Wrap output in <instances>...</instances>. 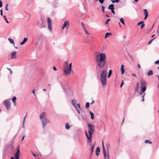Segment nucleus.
Listing matches in <instances>:
<instances>
[{
    "instance_id": "nucleus-1",
    "label": "nucleus",
    "mask_w": 159,
    "mask_h": 159,
    "mask_svg": "<svg viewBox=\"0 0 159 159\" xmlns=\"http://www.w3.org/2000/svg\"><path fill=\"white\" fill-rule=\"evenodd\" d=\"M106 56L104 53L98 52L95 56V60L97 63L96 71L98 76L99 74L100 68H102L106 64Z\"/></svg>"
},
{
    "instance_id": "nucleus-2",
    "label": "nucleus",
    "mask_w": 159,
    "mask_h": 159,
    "mask_svg": "<svg viewBox=\"0 0 159 159\" xmlns=\"http://www.w3.org/2000/svg\"><path fill=\"white\" fill-rule=\"evenodd\" d=\"M101 69L100 68V77L99 79L102 86L103 87L105 86L107 84V69L105 68L102 70H101Z\"/></svg>"
},
{
    "instance_id": "nucleus-3",
    "label": "nucleus",
    "mask_w": 159,
    "mask_h": 159,
    "mask_svg": "<svg viewBox=\"0 0 159 159\" xmlns=\"http://www.w3.org/2000/svg\"><path fill=\"white\" fill-rule=\"evenodd\" d=\"M88 126L89 129L88 133L89 135L86 131H85V134L87 139V143H89L92 142V136L95 131V127L93 125L90 123L88 124Z\"/></svg>"
},
{
    "instance_id": "nucleus-4",
    "label": "nucleus",
    "mask_w": 159,
    "mask_h": 159,
    "mask_svg": "<svg viewBox=\"0 0 159 159\" xmlns=\"http://www.w3.org/2000/svg\"><path fill=\"white\" fill-rule=\"evenodd\" d=\"M47 115L46 112H43L39 115V118L42 123L43 127L44 128L47 124L50 122V120L47 119Z\"/></svg>"
},
{
    "instance_id": "nucleus-5",
    "label": "nucleus",
    "mask_w": 159,
    "mask_h": 159,
    "mask_svg": "<svg viewBox=\"0 0 159 159\" xmlns=\"http://www.w3.org/2000/svg\"><path fill=\"white\" fill-rule=\"evenodd\" d=\"M72 63H70L69 66H64L63 71L64 73L66 75H68L70 73V72L72 71L73 72V70H71Z\"/></svg>"
},
{
    "instance_id": "nucleus-6",
    "label": "nucleus",
    "mask_w": 159,
    "mask_h": 159,
    "mask_svg": "<svg viewBox=\"0 0 159 159\" xmlns=\"http://www.w3.org/2000/svg\"><path fill=\"white\" fill-rule=\"evenodd\" d=\"M140 82V89L142 90L143 92H144L146 89L147 83L143 79L141 80Z\"/></svg>"
},
{
    "instance_id": "nucleus-7",
    "label": "nucleus",
    "mask_w": 159,
    "mask_h": 159,
    "mask_svg": "<svg viewBox=\"0 0 159 159\" xmlns=\"http://www.w3.org/2000/svg\"><path fill=\"white\" fill-rule=\"evenodd\" d=\"M20 152V150L19 148L17 149L16 152L14 154V157H11V159H19V154Z\"/></svg>"
},
{
    "instance_id": "nucleus-8",
    "label": "nucleus",
    "mask_w": 159,
    "mask_h": 159,
    "mask_svg": "<svg viewBox=\"0 0 159 159\" xmlns=\"http://www.w3.org/2000/svg\"><path fill=\"white\" fill-rule=\"evenodd\" d=\"M69 23L68 21H66L64 23L62 26V29L63 30L65 28H66V29L69 28Z\"/></svg>"
},
{
    "instance_id": "nucleus-9",
    "label": "nucleus",
    "mask_w": 159,
    "mask_h": 159,
    "mask_svg": "<svg viewBox=\"0 0 159 159\" xmlns=\"http://www.w3.org/2000/svg\"><path fill=\"white\" fill-rule=\"evenodd\" d=\"M47 21L48 24V28L49 30H51L52 29V20L49 18H48L47 19Z\"/></svg>"
},
{
    "instance_id": "nucleus-10",
    "label": "nucleus",
    "mask_w": 159,
    "mask_h": 159,
    "mask_svg": "<svg viewBox=\"0 0 159 159\" xmlns=\"http://www.w3.org/2000/svg\"><path fill=\"white\" fill-rule=\"evenodd\" d=\"M4 104L7 109H9L10 108L11 103L9 102L6 100L4 101Z\"/></svg>"
},
{
    "instance_id": "nucleus-11",
    "label": "nucleus",
    "mask_w": 159,
    "mask_h": 159,
    "mask_svg": "<svg viewBox=\"0 0 159 159\" xmlns=\"http://www.w3.org/2000/svg\"><path fill=\"white\" fill-rule=\"evenodd\" d=\"M16 51H13L11 53V59H15L16 58Z\"/></svg>"
},
{
    "instance_id": "nucleus-12",
    "label": "nucleus",
    "mask_w": 159,
    "mask_h": 159,
    "mask_svg": "<svg viewBox=\"0 0 159 159\" xmlns=\"http://www.w3.org/2000/svg\"><path fill=\"white\" fill-rule=\"evenodd\" d=\"M38 25L39 27L41 28L45 27V25L43 24V22L42 20H41L39 22Z\"/></svg>"
},
{
    "instance_id": "nucleus-13",
    "label": "nucleus",
    "mask_w": 159,
    "mask_h": 159,
    "mask_svg": "<svg viewBox=\"0 0 159 159\" xmlns=\"http://www.w3.org/2000/svg\"><path fill=\"white\" fill-rule=\"evenodd\" d=\"M144 14L145 15L144 20H146L148 16V13L147 10L146 9H143Z\"/></svg>"
},
{
    "instance_id": "nucleus-14",
    "label": "nucleus",
    "mask_w": 159,
    "mask_h": 159,
    "mask_svg": "<svg viewBox=\"0 0 159 159\" xmlns=\"http://www.w3.org/2000/svg\"><path fill=\"white\" fill-rule=\"evenodd\" d=\"M72 104L76 109H77V107L76 105V101L75 99H72L71 101Z\"/></svg>"
},
{
    "instance_id": "nucleus-15",
    "label": "nucleus",
    "mask_w": 159,
    "mask_h": 159,
    "mask_svg": "<svg viewBox=\"0 0 159 159\" xmlns=\"http://www.w3.org/2000/svg\"><path fill=\"white\" fill-rule=\"evenodd\" d=\"M27 115V113H26V115H25V116L24 117V119H23V121L22 127L23 128H25V119H26V117Z\"/></svg>"
},
{
    "instance_id": "nucleus-16",
    "label": "nucleus",
    "mask_w": 159,
    "mask_h": 159,
    "mask_svg": "<svg viewBox=\"0 0 159 159\" xmlns=\"http://www.w3.org/2000/svg\"><path fill=\"white\" fill-rule=\"evenodd\" d=\"M103 155L104 158V159H109V156L108 152L106 153L105 152V154H103Z\"/></svg>"
},
{
    "instance_id": "nucleus-17",
    "label": "nucleus",
    "mask_w": 159,
    "mask_h": 159,
    "mask_svg": "<svg viewBox=\"0 0 159 159\" xmlns=\"http://www.w3.org/2000/svg\"><path fill=\"white\" fill-rule=\"evenodd\" d=\"M100 151V148L98 147L97 148L96 150V154L97 156H98L99 154V152Z\"/></svg>"
},
{
    "instance_id": "nucleus-18",
    "label": "nucleus",
    "mask_w": 159,
    "mask_h": 159,
    "mask_svg": "<svg viewBox=\"0 0 159 159\" xmlns=\"http://www.w3.org/2000/svg\"><path fill=\"white\" fill-rule=\"evenodd\" d=\"M108 8L111 10L113 9H114V5L113 4H111L109 6Z\"/></svg>"
},
{
    "instance_id": "nucleus-19",
    "label": "nucleus",
    "mask_w": 159,
    "mask_h": 159,
    "mask_svg": "<svg viewBox=\"0 0 159 159\" xmlns=\"http://www.w3.org/2000/svg\"><path fill=\"white\" fill-rule=\"evenodd\" d=\"M27 40L28 39L27 38H25L23 41L20 43V45H22L24 44V43H25Z\"/></svg>"
},
{
    "instance_id": "nucleus-20",
    "label": "nucleus",
    "mask_w": 159,
    "mask_h": 159,
    "mask_svg": "<svg viewBox=\"0 0 159 159\" xmlns=\"http://www.w3.org/2000/svg\"><path fill=\"white\" fill-rule=\"evenodd\" d=\"M121 74L123 75L125 72V70L124 69V66L123 65H122L121 67Z\"/></svg>"
},
{
    "instance_id": "nucleus-21",
    "label": "nucleus",
    "mask_w": 159,
    "mask_h": 159,
    "mask_svg": "<svg viewBox=\"0 0 159 159\" xmlns=\"http://www.w3.org/2000/svg\"><path fill=\"white\" fill-rule=\"evenodd\" d=\"M153 74V72L152 70H150L148 71L147 73V75L149 76L152 75Z\"/></svg>"
},
{
    "instance_id": "nucleus-22",
    "label": "nucleus",
    "mask_w": 159,
    "mask_h": 159,
    "mask_svg": "<svg viewBox=\"0 0 159 159\" xmlns=\"http://www.w3.org/2000/svg\"><path fill=\"white\" fill-rule=\"evenodd\" d=\"M136 87L135 89V91L136 92H138L139 90V85L138 83H137L136 84Z\"/></svg>"
},
{
    "instance_id": "nucleus-23",
    "label": "nucleus",
    "mask_w": 159,
    "mask_h": 159,
    "mask_svg": "<svg viewBox=\"0 0 159 159\" xmlns=\"http://www.w3.org/2000/svg\"><path fill=\"white\" fill-rule=\"evenodd\" d=\"M111 35V34L110 33H109V32L107 33L106 34L105 36V39H106L108 36H109Z\"/></svg>"
},
{
    "instance_id": "nucleus-24",
    "label": "nucleus",
    "mask_w": 159,
    "mask_h": 159,
    "mask_svg": "<svg viewBox=\"0 0 159 159\" xmlns=\"http://www.w3.org/2000/svg\"><path fill=\"white\" fill-rule=\"evenodd\" d=\"M95 146V144H93L92 145L91 148V152H90V154H92L93 151V149L94 148Z\"/></svg>"
},
{
    "instance_id": "nucleus-25",
    "label": "nucleus",
    "mask_w": 159,
    "mask_h": 159,
    "mask_svg": "<svg viewBox=\"0 0 159 159\" xmlns=\"http://www.w3.org/2000/svg\"><path fill=\"white\" fill-rule=\"evenodd\" d=\"M112 74V70H110L109 71L108 75L107 76V77L108 78H109L111 75Z\"/></svg>"
},
{
    "instance_id": "nucleus-26",
    "label": "nucleus",
    "mask_w": 159,
    "mask_h": 159,
    "mask_svg": "<svg viewBox=\"0 0 159 159\" xmlns=\"http://www.w3.org/2000/svg\"><path fill=\"white\" fill-rule=\"evenodd\" d=\"M8 40L9 41L10 43H12L13 44H14V40L12 39H10V38H9L8 39Z\"/></svg>"
},
{
    "instance_id": "nucleus-27",
    "label": "nucleus",
    "mask_w": 159,
    "mask_h": 159,
    "mask_svg": "<svg viewBox=\"0 0 159 159\" xmlns=\"http://www.w3.org/2000/svg\"><path fill=\"white\" fill-rule=\"evenodd\" d=\"M90 114L91 115V119L92 120L93 119L94 117V114L91 111L90 112Z\"/></svg>"
},
{
    "instance_id": "nucleus-28",
    "label": "nucleus",
    "mask_w": 159,
    "mask_h": 159,
    "mask_svg": "<svg viewBox=\"0 0 159 159\" xmlns=\"http://www.w3.org/2000/svg\"><path fill=\"white\" fill-rule=\"evenodd\" d=\"M84 32H85V33L89 35H90V33L89 32L87 31V30L85 29V27H84Z\"/></svg>"
},
{
    "instance_id": "nucleus-29",
    "label": "nucleus",
    "mask_w": 159,
    "mask_h": 159,
    "mask_svg": "<svg viewBox=\"0 0 159 159\" xmlns=\"http://www.w3.org/2000/svg\"><path fill=\"white\" fill-rule=\"evenodd\" d=\"M102 147L103 154H105V152H106V150H105L104 146L103 145V142H102Z\"/></svg>"
},
{
    "instance_id": "nucleus-30",
    "label": "nucleus",
    "mask_w": 159,
    "mask_h": 159,
    "mask_svg": "<svg viewBox=\"0 0 159 159\" xmlns=\"http://www.w3.org/2000/svg\"><path fill=\"white\" fill-rule=\"evenodd\" d=\"M120 21L121 23H122L124 25H125L124 20L123 18H120Z\"/></svg>"
},
{
    "instance_id": "nucleus-31",
    "label": "nucleus",
    "mask_w": 159,
    "mask_h": 159,
    "mask_svg": "<svg viewBox=\"0 0 159 159\" xmlns=\"http://www.w3.org/2000/svg\"><path fill=\"white\" fill-rule=\"evenodd\" d=\"M65 127L67 129H69L70 128V126L68 123L66 124Z\"/></svg>"
},
{
    "instance_id": "nucleus-32",
    "label": "nucleus",
    "mask_w": 159,
    "mask_h": 159,
    "mask_svg": "<svg viewBox=\"0 0 159 159\" xmlns=\"http://www.w3.org/2000/svg\"><path fill=\"white\" fill-rule=\"evenodd\" d=\"M145 143H148L151 144L152 143V142L149 140H146L145 141Z\"/></svg>"
},
{
    "instance_id": "nucleus-33",
    "label": "nucleus",
    "mask_w": 159,
    "mask_h": 159,
    "mask_svg": "<svg viewBox=\"0 0 159 159\" xmlns=\"http://www.w3.org/2000/svg\"><path fill=\"white\" fill-rule=\"evenodd\" d=\"M112 3H114L115 2H119V0H111Z\"/></svg>"
},
{
    "instance_id": "nucleus-34",
    "label": "nucleus",
    "mask_w": 159,
    "mask_h": 159,
    "mask_svg": "<svg viewBox=\"0 0 159 159\" xmlns=\"http://www.w3.org/2000/svg\"><path fill=\"white\" fill-rule=\"evenodd\" d=\"M89 107V102L86 103L85 107L86 108H88Z\"/></svg>"
},
{
    "instance_id": "nucleus-35",
    "label": "nucleus",
    "mask_w": 159,
    "mask_h": 159,
    "mask_svg": "<svg viewBox=\"0 0 159 159\" xmlns=\"http://www.w3.org/2000/svg\"><path fill=\"white\" fill-rule=\"evenodd\" d=\"M16 97H13L12 98V100L13 102H16Z\"/></svg>"
},
{
    "instance_id": "nucleus-36",
    "label": "nucleus",
    "mask_w": 159,
    "mask_h": 159,
    "mask_svg": "<svg viewBox=\"0 0 159 159\" xmlns=\"http://www.w3.org/2000/svg\"><path fill=\"white\" fill-rule=\"evenodd\" d=\"M144 23V21H140L139 22H138L137 24V25H140V24H143Z\"/></svg>"
},
{
    "instance_id": "nucleus-37",
    "label": "nucleus",
    "mask_w": 159,
    "mask_h": 159,
    "mask_svg": "<svg viewBox=\"0 0 159 159\" xmlns=\"http://www.w3.org/2000/svg\"><path fill=\"white\" fill-rule=\"evenodd\" d=\"M4 19H5V20H6V22L7 23H8V24L9 23V22L7 21V17H6V16H4Z\"/></svg>"
},
{
    "instance_id": "nucleus-38",
    "label": "nucleus",
    "mask_w": 159,
    "mask_h": 159,
    "mask_svg": "<svg viewBox=\"0 0 159 159\" xmlns=\"http://www.w3.org/2000/svg\"><path fill=\"white\" fill-rule=\"evenodd\" d=\"M111 20V19H108L107 20H106V22L105 23V25H107L108 24V22L109 21H110Z\"/></svg>"
},
{
    "instance_id": "nucleus-39",
    "label": "nucleus",
    "mask_w": 159,
    "mask_h": 159,
    "mask_svg": "<svg viewBox=\"0 0 159 159\" xmlns=\"http://www.w3.org/2000/svg\"><path fill=\"white\" fill-rule=\"evenodd\" d=\"M8 4H7L5 6V10L6 11L8 10V8H7V7L8 6Z\"/></svg>"
},
{
    "instance_id": "nucleus-40",
    "label": "nucleus",
    "mask_w": 159,
    "mask_h": 159,
    "mask_svg": "<svg viewBox=\"0 0 159 159\" xmlns=\"http://www.w3.org/2000/svg\"><path fill=\"white\" fill-rule=\"evenodd\" d=\"M154 39H155V38H153V39H151V40H150L149 42L148 43V45L152 43V41Z\"/></svg>"
},
{
    "instance_id": "nucleus-41",
    "label": "nucleus",
    "mask_w": 159,
    "mask_h": 159,
    "mask_svg": "<svg viewBox=\"0 0 159 159\" xmlns=\"http://www.w3.org/2000/svg\"><path fill=\"white\" fill-rule=\"evenodd\" d=\"M68 66L67 61H66L64 64V66Z\"/></svg>"
},
{
    "instance_id": "nucleus-42",
    "label": "nucleus",
    "mask_w": 159,
    "mask_h": 159,
    "mask_svg": "<svg viewBox=\"0 0 159 159\" xmlns=\"http://www.w3.org/2000/svg\"><path fill=\"white\" fill-rule=\"evenodd\" d=\"M35 92V89H34L33 90L32 93H33L34 94V95L35 96H36Z\"/></svg>"
},
{
    "instance_id": "nucleus-43",
    "label": "nucleus",
    "mask_w": 159,
    "mask_h": 159,
    "mask_svg": "<svg viewBox=\"0 0 159 159\" xmlns=\"http://www.w3.org/2000/svg\"><path fill=\"white\" fill-rule=\"evenodd\" d=\"M155 64L159 65V60L156 61L155 62Z\"/></svg>"
},
{
    "instance_id": "nucleus-44",
    "label": "nucleus",
    "mask_w": 159,
    "mask_h": 159,
    "mask_svg": "<svg viewBox=\"0 0 159 159\" xmlns=\"http://www.w3.org/2000/svg\"><path fill=\"white\" fill-rule=\"evenodd\" d=\"M145 25L144 24H142L141 26V29H143V28L144 27Z\"/></svg>"
},
{
    "instance_id": "nucleus-45",
    "label": "nucleus",
    "mask_w": 159,
    "mask_h": 159,
    "mask_svg": "<svg viewBox=\"0 0 159 159\" xmlns=\"http://www.w3.org/2000/svg\"><path fill=\"white\" fill-rule=\"evenodd\" d=\"M2 3L1 1L0 0V7H2Z\"/></svg>"
},
{
    "instance_id": "nucleus-46",
    "label": "nucleus",
    "mask_w": 159,
    "mask_h": 159,
    "mask_svg": "<svg viewBox=\"0 0 159 159\" xmlns=\"http://www.w3.org/2000/svg\"><path fill=\"white\" fill-rule=\"evenodd\" d=\"M102 11L103 12H104V9H105L104 7L103 6H102Z\"/></svg>"
},
{
    "instance_id": "nucleus-47",
    "label": "nucleus",
    "mask_w": 159,
    "mask_h": 159,
    "mask_svg": "<svg viewBox=\"0 0 159 159\" xmlns=\"http://www.w3.org/2000/svg\"><path fill=\"white\" fill-rule=\"evenodd\" d=\"M140 90H141V91L139 92V94H140V95H142L143 93L144 92H143V91L141 89H140Z\"/></svg>"
},
{
    "instance_id": "nucleus-48",
    "label": "nucleus",
    "mask_w": 159,
    "mask_h": 159,
    "mask_svg": "<svg viewBox=\"0 0 159 159\" xmlns=\"http://www.w3.org/2000/svg\"><path fill=\"white\" fill-rule=\"evenodd\" d=\"M111 12L113 14H115V11H114V9H113V10H111Z\"/></svg>"
},
{
    "instance_id": "nucleus-49",
    "label": "nucleus",
    "mask_w": 159,
    "mask_h": 159,
    "mask_svg": "<svg viewBox=\"0 0 159 159\" xmlns=\"http://www.w3.org/2000/svg\"><path fill=\"white\" fill-rule=\"evenodd\" d=\"M99 2L101 3H102L104 2V0H99Z\"/></svg>"
},
{
    "instance_id": "nucleus-50",
    "label": "nucleus",
    "mask_w": 159,
    "mask_h": 159,
    "mask_svg": "<svg viewBox=\"0 0 159 159\" xmlns=\"http://www.w3.org/2000/svg\"><path fill=\"white\" fill-rule=\"evenodd\" d=\"M7 69L10 71V73L11 74H12V71H11V70L9 68H7Z\"/></svg>"
},
{
    "instance_id": "nucleus-51",
    "label": "nucleus",
    "mask_w": 159,
    "mask_h": 159,
    "mask_svg": "<svg viewBox=\"0 0 159 159\" xmlns=\"http://www.w3.org/2000/svg\"><path fill=\"white\" fill-rule=\"evenodd\" d=\"M2 9H1L0 10V15L2 16Z\"/></svg>"
},
{
    "instance_id": "nucleus-52",
    "label": "nucleus",
    "mask_w": 159,
    "mask_h": 159,
    "mask_svg": "<svg viewBox=\"0 0 159 159\" xmlns=\"http://www.w3.org/2000/svg\"><path fill=\"white\" fill-rule=\"evenodd\" d=\"M124 84V83L122 81L120 85V87H121V88L122 87V86Z\"/></svg>"
},
{
    "instance_id": "nucleus-53",
    "label": "nucleus",
    "mask_w": 159,
    "mask_h": 159,
    "mask_svg": "<svg viewBox=\"0 0 159 159\" xmlns=\"http://www.w3.org/2000/svg\"><path fill=\"white\" fill-rule=\"evenodd\" d=\"M53 70L54 71H56L57 70V68L56 67L53 66Z\"/></svg>"
},
{
    "instance_id": "nucleus-54",
    "label": "nucleus",
    "mask_w": 159,
    "mask_h": 159,
    "mask_svg": "<svg viewBox=\"0 0 159 159\" xmlns=\"http://www.w3.org/2000/svg\"><path fill=\"white\" fill-rule=\"evenodd\" d=\"M131 75H132V76H134V77H137L136 75V74H132Z\"/></svg>"
},
{
    "instance_id": "nucleus-55",
    "label": "nucleus",
    "mask_w": 159,
    "mask_h": 159,
    "mask_svg": "<svg viewBox=\"0 0 159 159\" xmlns=\"http://www.w3.org/2000/svg\"><path fill=\"white\" fill-rule=\"evenodd\" d=\"M81 25L83 27V28H84V27H85L84 24L83 22H81Z\"/></svg>"
},
{
    "instance_id": "nucleus-56",
    "label": "nucleus",
    "mask_w": 159,
    "mask_h": 159,
    "mask_svg": "<svg viewBox=\"0 0 159 159\" xmlns=\"http://www.w3.org/2000/svg\"><path fill=\"white\" fill-rule=\"evenodd\" d=\"M77 106L79 107V108H80V104L79 103H78V104H77Z\"/></svg>"
},
{
    "instance_id": "nucleus-57",
    "label": "nucleus",
    "mask_w": 159,
    "mask_h": 159,
    "mask_svg": "<svg viewBox=\"0 0 159 159\" xmlns=\"http://www.w3.org/2000/svg\"><path fill=\"white\" fill-rule=\"evenodd\" d=\"M94 100H93V101L92 102L90 103V104H91H91H93L94 103Z\"/></svg>"
},
{
    "instance_id": "nucleus-58",
    "label": "nucleus",
    "mask_w": 159,
    "mask_h": 159,
    "mask_svg": "<svg viewBox=\"0 0 159 159\" xmlns=\"http://www.w3.org/2000/svg\"><path fill=\"white\" fill-rule=\"evenodd\" d=\"M138 67L139 68H140L141 67L140 66L139 64L138 65Z\"/></svg>"
},
{
    "instance_id": "nucleus-59",
    "label": "nucleus",
    "mask_w": 159,
    "mask_h": 159,
    "mask_svg": "<svg viewBox=\"0 0 159 159\" xmlns=\"http://www.w3.org/2000/svg\"><path fill=\"white\" fill-rule=\"evenodd\" d=\"M14 104V106H15L16 105V102H13Z\"/></svg>"
},
{
    "instance_id": "nucleus-60",
    "label": "nucleus",
    "mask_w": 159,
    "mask_h": 159,
    "mask_svg": "<svg viewBox=\"0 0 159 159\" xmlns=\"http://www.w3.org/2000/svg\"><path fill=\"white\" fill-rule=\"evenodd\" d=\"M25 137V135H24L23 137H22V141L24 139V138Z\"/></svg>"
},
{
    "instance_id": "nucleus-61",
    "label": "nucleus",
    "mask_w": 159,
    "mask_h": 159,
    "mask_svg": "<svg viewBox=\"0 0 159 159\" xmlns=\"http://www.w3.org/2000/svg\"><path fill=\"white\" fill-rule=\"evenodd\" d=\"M77 111V112L78 113H79V114H80V111H79L78 110V108H77V109H76Z\"/></svg>"
},
{
    "instance_id": "nucleus-62",
    "label": "nucleus",
    "mask_w": 159,
    "mask_h": 159,
    "mask_svg": "<svg viewBox=\"0 0 159 159\" xmlns=\"http://www.w3.org/2000/svg\"><path fill=\"white\" fill-rule=\"evenodd\" d=\"M32 154L35 157H36V156L34 153H32Z\"/></svg>"
},
{
    "instance_id": "nucleus-63",
    "label": "nucleus",
    "mask_w": 159,
    "mask_h": 159,
    "mask_svg": "<svg viewBox=\"0 0 159 159\" xmlns=\"http://www.w3.org/2000/svg\"><path fill=\"white\" fill-rule=\"evenodd\" d=\"M155 76H156V77H157V78H158V80H159V76H158V75H156Z\"/></svg>"
},
{
    "instance_id": "nucleus-64",
    "label": "nucleus",
    "mask_w": 159,
    "mask_h": 159,
    "mask_svg": "<svg viewBox=\"0 0 159 159\" xmlns=\"http://www.w3.org/2000/svg\"><path fill=\"white\" fill-rule=\"evenodd\" d=\"M157 33L159 35V30H157Z\"/></svg>"
}]
</instances>
